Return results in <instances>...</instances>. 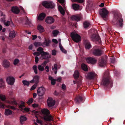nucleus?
Wrapping results in <instances>:
<instances>
[{
	"label": "nucleus",
	"instance_id": "5701e85b",
	"mask_svg": "<svg viewBox=\"0 0 125 125\" xmlns=\"http://www.w3.org/2000/svg\"><path fill=\"white\" fill-rule=\"evenodd\" d=\"M45 16L46 15L45 13H42L38 17V20H42L45 18Z\"/></svg>",
	"mask_w": 125,
	"mask_h": 125
},
{
	"label": "nucleus",
	"instance_id": "b1692460",
	"mask_svg": "<svg viewBox=\"0 0 125 125\" xmlns=\"http://www.w3.org/2000/svg\"><path fill=\"white\" fill-rule=\"evenodd\" d=\"M58 9L60 11V13L62 16H64L65 14V12L63 8L60 5H59L58 6Z\"/></svg>",
	"mask_w": 125,
	"mask_h": 125
},
{
	"label": "nucleus",
	"instance_id": "1a4fd4ad",
	"mask_svg": "<svg viewBox=\"0 0 125 125\" xmlns=\"http://www.w3.org/2000/svg\"><path fill=\"white\" fill-rule=\"evenodd\" d=\"M107 63V59L106 57H103L100 58L98 62V64L101 67L105 66Z\"/></svg>",
	"mask_w": 125,
	"mask_h": 125
},
{
	"label": "nucleus",
	"instance_id": "39448f33",
	"mask_svg": "<svg viewBox=\"0 0 125 125\" xmlns=\"http://www.w3.org/2000/svg\"><path fill=\"white\" fill-rule=\"evenodd\" d=\"M43 49L40 47L37 49V51H41V56L40 59H47L50 58L49 56V53L48 52H45L43 51Z\"/></svg>",
	"mask_w": 125,
	"mask_h": 125
},
{
	"label": "nucleus",
	"instance_id": "423d86ee",
	"mask_svg": "<svg viewBox=\"0 0 125 125\" xmlns=\"http://www.w3.org/2000/svg\"><path fill=\"white\" fill-rule=\"evenodd\" d=\"M91 52L94 55L96 56H100L102 53V50L100 49L97 46H95L93 47L91 50Z\"/></svg>",
	"mask_w": 125,
	"mask_h": 125
},
{
	"label": "nucleus",
	"instance_id": "72a5a7b5",
	"mask_svg": "<svg viewBox=\"0 0 125 125\" xmlns=\"http://www.w3.org/2000/svg\"><path fill=\"white\" fill-rule=\"evenodd\" d=\"M12 113V111L9 109H6L5 110V114L6 115H10Z\"/></svg>",
	"mask_w": 125,
	"mask_h": 125
},
{
	"label": "nucleus",
	"instance_id": "ea45409f",
	"mask_svg": "<svg viewBox=\"0 0 125 125\" xmlns=\"http://www.w3.org/2000/svg\"><path fill=\"white\" fill-rule=\"evenodd\" d=\"M32 69L34 70L35 73L37 74L38 73L37 66L36 65H34L32 67Z\"/></svg>",
	"mask_w": 125,
	"mask_h": 125
},
{
	"label": "nucleus",
	"instance_id": "aec40b11",
	"mask_svg": "<svg viewBox=\"0 0 125 125\" xmlns=\"http://www.w3.org/2000/svg\"><path fill=\"white\" fill-rule=\"evenodd\" d=\"M86 61L88 63L92 64H94L96 62V60L94 58L92 57L87 58L86 59Z\"/></svg>",
	"mask_w": 125,
	"mask_h": 125
},
{
	"label": "nucleus",
	"instance_id": "2eb2a0df",
	"mask_svg": "<svg viewBox=\"0 0 125 125\" xmlns=\"http://www.w3.org/2000/svg\"><path fill=\"white\" fill-rule=\"evenodd\" d=\"M20 19L21 23L23 24H25L28 25H29V21L27 16H26L25 18H21Z\"/></svg>",
	"mask_w": 125,
	"mask_h": 125
},
{
	"label": "nucleus",
	"instance_id": "4d7b16f0",
	"mask_svg": "<svg viewBox=\"0 0 125 125\" xmlns=\"http://www.w3.org/2000/svg\"><path fill=\"white\" fill-rule=\"evenodd\" d=\"M32 107L34 108L38 107V105L37 104H34L32 105Z\"/></svg>",
	"mask_w": 125,
	"mask_h": 125
},
{
	"label": "nucleus",
	"instance_id": "f8f14e48",
	"mask_svg": "<svg viewBox=\"0 0 125 125\" xmlns=\"http://www.w3.org/2000/svg\"><path fill=\"white\" fill-rule=\"evenodd\" d=\"M91 39L93 41H97L99 43L101 42V39L98 35L93 34L91 36Z\"/></svg>",
	"mask_w": 125,
	"mask_h": 125
},
{
	"label": "nucleus",
	"instance_id": "052dcab7",
	"mask_svg": "<svg viewBox=\"0 0 125 125\" xmlns=\"http://www.w3.org/2000/svg\"><path fill=\"white\" fill-rule=\"evenodd\" d=\"M62 89L65 90L66 89V86L64 84H63L62 85Z\"/></svg>",
	"mask_w": 125,
	"mask_h": 125
},
{
	"label": "nucleus",
	"instance_id": "bf43d9fd",
	"mask_svg": "<svg viewBox=\"0 0 125 125\" xmlns=\"http://www.w3.org/2000/svg\"><path fill=\"white\" fill-rule=\"evenodd\" d=\"M38 117L37 118L38 119ZM36 121L37 123H40V124H41L42 123V121L41 120H39L38 119H37L36 120Z\"/></svg>",
	"mask_w": 125,
	"mask_h": 125
},
{
	"label": "nucleus",
	"instance_id": "0e129e2a",
	"mask_svg": "<svg viewBox=\"0 0 125 125\" xmlns=\"http://www.w3.org/2000/svg\"><path fill=\"white\" fill-rule=\"evenodd\" d=\"M52 41L55 43H57L58 42L57 40L55 39H53L52 40Z\"/></svg>",
	"mask_w": 125,
	"mask_h": 125
},
{
	"label": "nucleus",
	"instance_id": "6e6d98bb",
	"mask_svg": "<svg viewBox=\"0 0 125 125\" xmlns=\"http://www.w3.org/2000/svg\"><path fill=\"white\" fill-rule=\"evenodd\" d=\"M35 62L36 63H38V62L39 60V58L37 56H36L35 57Z\"/></svg>",
	"mask_w": 125,
	"mask_h": 125
},
{
	"label": "nucleus",
	"instance_id": "f03ea898",
	"mask_svg": "<svg viewBox=\"0 0 125 125\" xmlns=\"http://www.w3.org/2000/svg\"><path fill=\"white\" fill-rule=\"evenodd\" d=\"M102 83L104 87L109 88L113 85V81L111 79L108 71L105 72L103 78Z\"/></svg>",
	"mask_w": 125,
	"mask_h": 125
},
{
	"label": "nucleus",
	"instance_id": "20e7f679",
	"mask_svg": "<svg viewBox=\"0 0 125 125\" xmlns=\"http://www.w3.org/2000/svg\"><path fill=\"white\" fill-rule=\"evenodd\" d=\"M12 104L15 105V107H18L19 108L21 109L22 111H24L26 112H29L30 108L27 107H25V103L22 101H21L20 103L21 104L18 103L15 100H14L12 101Z\"/></svg>",
	"mask_w": 125,
	"mask_h": 125
},
{
	"label": "nucleus",
	"instance_id": "0eeeda50",
	"mask_svg": "<svg viewBox=\"0 0 125 125\" xmlns=\"http://www.w3.org/2000/svg\"><path fill=\"white\" fill-rule=\"evenodd\" d=\"M71 36L73 40L76 42H78L81 40V37L77 34L72 32L71 33Z\"/></svg>",
	"mask_w": 125,
	"mask_h": 125
},
{
	"label": "nucleus",
	"instance_id": "a19ab883",
	"mask_svg": "<svg viewBox=\"0 0 125 125\" xmlns=\"http://www.w3.org/2000/svg\"><path fill=\"white\" fill-rule=\"evenodd\" d=\"M38 68L39 70L41 71H43L44 70V68L41 65H38Z\"/></svg>",
	"mask_w": 125,
	"mask_h": 125
},
{
	"label": "nucleus",
	"instance_id": "4be33fe9",
	"mask_svg": "<svg viewBox=\"0 0 125 125\" xmlns=\"http://www.w3.org/2000/svg\"><path fill=\"white\" fill-rule=\"evenodd\" d=\"M3 65L5 67L8 68L10 66V62L7 60H4L3 62Z\"/></svg>",
	"mask_w": 125,
	"mask_h": 125
},
{
	"label": "nucleus",
	"instance_id": "dca6fc26",
	"mask_svg": "<svg viewBox=\"0 0 125 125\" xmlns=\"http://www.w3.org/2000/svg\"><path fill=\"white\" fill-rule=\"evenodd\" d=\"M6 81L10 85H12L15 81V79L13 77L9 76L6 79Z\"/></svg>",
	"mask_w": 125,
	"mask_h": 125
},
{
	"label": "nucleus",
	"instance_id": "6e6552de",
	"mask_svg": "<svg viewBox=\"0 0 125 125\" xmlns=\"http://www.w3.org/2000/svg\"><path fill=\"white\" fill-rule=\"evenodd\" d=\"M43 6L45 8H52L55 6L54 4L52 1L47 2L45 1L42 3Z\"/></svg>",
	"mask_w": 125,
	"mask_h": 125
},
{
	"label": "nucleus",
	"instance_id": "37998d69",
	"mask_svg": "<svg viewBox=\"0 0 125 125\" xmlns=\"http://www.w3.org/2000/svg\"><path fill=\"white\" fill-rule=\"evenodd\" d=\"M10 22L9 21H6L5 20H4V24L6 26H8L10 25Z\"/></svg>",
	"mask_w": 125,
	"mask_h": 125
},
{
	"label": "nucleus",
	"instance_id": "c756f323",
	"mask_svg": "<svg viewBox=\"0 0 125 125\" xmlns=\"http://www.w3.org/2000/svg\"><path fill=\"white\" fill-rule=\"evenodd\" d=\"M26 118L25 116H21L20 118V121L21 124H23L24 121H26Z\"/></svg>",
	"mask_w": 125,
	"mask_h": 125
},
{
	"label": "nucleus",
	"instance_id": "9d476101",
	"mask_svg": "<svg viewBox=\"0 0 125 125\" xmlns=\"http://www.w3.org/2000/svg\"><path fill=\"white\" fill-rule=\"evenodd\" d=\"M97 75L95 72H91L88 73L86 78L90 80H93L97 78Z\"/></svg>",
	"mask_w": 125,
	"mask_h": 125
},
{
	"label": "nucleus",
	"instance_id": "a878e982",
	"mask_svg": "<svg viewBox=\"0 0 125 125\" xmlns=\"http://www.w3.org/2000/svg\"><path fill=\"white\" fill-rule=\"evenodd\" d=\"M39 79V76L37 75L35 76L34 77L33 79L32 80V83L34 82L35 83H38Z\"/></svg>",
	"mask_w": 125,
	"mask_h": 125
},
{
	"label": "nucleus",
	"instance_id": "680f3d73",
	"mask_svg": "<svg viewBox=\"0 0 125 125\" xmlns=\"http://www.w3.org/2000/svg\"><path fill=\"white\" fill-rule=\"evenodd\" d=\"M32 36L33 37L32 39L33 40H34L37 37V36L36 35H32Z\"/></svg>",
	"mask_w": 125,
	"mask_h": 125
},
{
	"label": "nucleus",
	"instance_id": "de8ad7c7",
	"mask_svg": "<svg viewBox=\"0 0 125 125\" xmlns=\"http://www.w3.org/2000/svg\"><path fill=\"white\" fill-rule=\"evenodd\" d=\"M38 52H34L33 53V54L34 56H39L40 54H41V51H38Z\"/></svg>",
	"mask_w": 125,
	"mask_h": 125
},
{
	"label": "nucleus",
	"instance_id": "338daca9",
	"mask_svg": "<svg viewBox=\"0 0 125 125\" xmlns=\"http://www.w3.org/2000/svg\"><path fill=\"white\" fill-rule=\"evenodd\" d=\"M5 105L4 104H2L0 105V107L2 108H4Z\"/></svg>",
	"mask_w": 125,
	"mask_h": 125
},
{
	"label": "nucleus",
	"instance_id": "e2e57ef3",
	"mask_svg": "<svg viewBox=\"0 0 125 125\" xmlns=\"http://www.w3.org/2000/svg\"><path fill=\"white\" fill-rule=\"evenodd\" d=\"M55 70H57V65L56 64H54V65Z\"/></svg>",
	"mask_w": 125,
	"mask_h": 125
},
{
	"label": "nucleus",
	"instance_id": "bb28decb",
	"mask_svg": "<svg viewBox=\"0 0 125 125\" xmlns=\"http://www.w3.org/2000/svg\"><path fill=\"white\" fill-rule=\"evenodd\" d=\"M72 19L73 20L78 21L80 20V18L78 15H73L71 17Z\"/></svg>",
	"mask_w": 125,
	"mask_h": 125
},
{
	"label": "nucleus",
	"instance_id": "f3484780",
	"mask_svg": "<svg viewBox=\"0 0 125 125\" xmlns=\"http://www.w3.org/2000/svg\"><path fill=\"white\" fill-rule=\"evenodd\" d=\"M54 21V19L52 17L50 16L48 17L45 20L46 22L49 24H52L53 23Z\"/></svg>",
	"mask_w": 125,
	"mask_h": 125
},
{
	"label": "nucleus",
	"instance_id": "f257e3e1",
	"mask_svg": "<svg viewBox=\"0 0 125 125\" xmlns=\"http://www.w3.org/2000/svg\"><path fill=\"white\" fill-rule=\"evenodd\" d=\"M32 115H35L36 118H37L39 115L40 116L43 117L45 121L50 122L54 121L53 117L50 114V111L47 108L41 109L40 111L34 110L32 111Z\"/></svg>",
	"mask_w": 125,
	"mask_h": 125
},
{
	"label": "nucleus",
	"instance_id": "09e8293b",
	"mask_svg": "<svg viewBox=\"0 0 125 125\" xmlns=\"http://www.w3.org/2000/svg\"><path fill=\"white\" fill-rule=\"evenodd\" d=\"M73 2H77L79 3H82L83 2L84 0H71Z\"/></svg>",
	"mask_w": 125,
	"mask_h": 125
},
{
	"label": "nucleus",
	"instance_id": "f704fd0d",
	"mask_svg": "<svg viewBox=\"0 0 125 125\" xmlns=\"http://www.w3.org/2000/svg\"><path fill=\"white\" fill-rule=\"evenodd\" d=\"M22 83L24 85H27V86H28L30 84V83H31V80L29 82L26 80H24L22 81Z\"/></svg>",
	"mask_w": 125,
	"mask_h": 125
},
{
	"label": "nucleus",
	"instance_id": "603ef678",
	"mask_svg": "<svg viewBox=\"0 0 125 125\" xmlns=\"http://www.w3.org/2000/svg\"><path fill=\"white\" fill-rule=\"evenodd\" d=\"M56 50L54 49L52 51V54L53 55H55L56 54Z\"/></svg>",
	"mask_w": 125,
	"mask_h": 125
},
{
	"label": "nucleus",
	"instance_id": "e433bc0d",
	"mask_svg": "<svg viewBox=\"0 0 125 125\" xmlns=\"http://www.w3.org/2000/svg\"><path fill=\"white\" fill-rule=\"evenodd\" d=\"M50 42V41L49 40H47L45 39V41L44 42L43 45H45L46 46H49V43Z\"/></svg>",
	"mask_w": 125,
	"mask_h": 125
},
{
	"label": "nucleus",
	"instance_id": "4c0bfd02",
	"mask_svg": "<svg viewBox=\"0 0 125 125\" xmlns=\"http://www.w3.org/2000/svg\"><path fill=\"white\" fill-rule=\"evenodd\" d=\"M4 83L3 79L1 78L0 79V87H4Z\"/></svg>",
	"mask_w": 125,
	"mask_h": 125
},
{
	"label": "nucleus",
	"instance_id": "49530a36",
	"mask_svg": "<svg viewBox=\"0 0 125 125\" xmlns=\"http://www.w3.org/2000/svg\"><path fill=\"white\" fill-rule=\"evenodd\" d=\"M0 98L3 101H4L6 99L5 96L2 94H0Z\"/></svg>",
	"mask_w": 125,
	"mask_h": 125
},
{
	"label": "nucleus",
	"instance_id": "5fc2aeb1",
	"mask_svg": "<svg viewBox=\"0 0 125 125\" xmlns=\"http://www.w3.org/2000/svg\"><path fill=\"white\" fill-rule=\"evenodd\" d=\"M56 80L53 79L51 81V83L52 85H54L56 83Z\"/></svg>",
	"mask_w": 125,
	"mask_h": 125
},
{
	"label": "nucleus",
	"instance_id": "ddd939ff",
	"mask_svg": "<svg viewBox=\"0 0 125 125\" xmlns=\"http://www.w3.org/2000/svg\"><path fill=\"white\" fill-rule=\"evenodd\" d=\"M47 103L48 106L49 107H51L54 105L55 101L52 98L49 97L47 100Z\"/></svg>",
	"mask_w": 125,
	"mask_h": 125
},
{
	"label": "nucleus",
	"instance_id": "79ce46f5",
	"mask_svg": "<svg viewBox=\"0 0 125 125\" xmlns=\"http://www.w3.org/2000/svg\"><path fill=\"white\" fill-rule=\"evenodd\" d=\"M59 31L56 30L53 31L52 32L54 36H57L58 34L59 33Z\"/></svg>",
	"mask_w": 125,
	"mask_h": 125
},
{
	"label": "nucleus",
	"instance_id": "4468645a",
	"mask_svg": "<svg viewBox=\"0 0 125 125\" xmlns=\"http://www.w3.org/2000/svg\"><path fill=\"white\" fill-rule=\"evenodd\" d=\"M45 89L44 87H41L38 88L37 90V94L39 96H43L45 93Z\"/></svg>",
	"mask_w": 125,
	"mask_h": 125
},
{
	"label": "nucleus",
	"instance_id": "393cba45",
	"mask_svg": "<svg viewBox=\"0 0 125 125\" xmlns=\"http://www.w3.org/2000/svg\"><path fill=\"white\" fill-rule=\"evenodd\" d=\"M37 29L40 33L43 32L45 31L43 27L40 24H39L37 26Z\"/></svg>",
	"mask_w": 125,
	"mask_h": 125
},
{
	"label": "nucleus",
	"instance_id": "7c9ffc66",
	"mask_svg": "<svg viewBox=\"0 0 125 125\" xmlns=\"http://www.w3.org/2000/svg\"><path fill=\"white\" fill-rule=\"evenodd\" d=\"M72 7L74 10H79V6L76 4H73L72 5Z\"/></svg>",
	"mask_w": 125,
	"mask_h": 125
},
{
	"label": "nucleus",
	"instance_id": "58836bf2",
	"mask_svg": "<svg viewBox=\"0 0 125 125\" xmlns=\"http://www.w3.org/2000/svg\"><path fill=\"white\" fill-rule=\"evenodd\" d=\"M90 25V23L88 21H85L83 23L84 27L85 28H86Z\"/></svg>",
	"mask_w": 125,
	"mask_h": 125
},
{
	"label": "nucleus",
	"instance_id": "13d9d810",
	"mask_svg": "<svg viewBox=\"0 0 125 125\" xmlns=\"http://www.w3.org/2000/svg\"><path fill=\"white\" fill-rule=\"evenodd\" d=\"M28 104H30L31 103V98L29 99V100L27 102Z\"/></svg>",
	"mask_w": 125,
	"mask_h": 125
},
{
	"label": "nucleus",
	"instance_id": "864d4df0",
	"mask_svg": "<svg viewBox=\"0 0 125 125\" xmlns=\"http://www.w3.org/2000/svg\"><path fill=\"white\" fill-rule=\"evenodd\" d=\"M8 108H9L13 110H15L16 109V108L15 107L10 105L8 106Z\"/></svg>",
	"mask_w": 125,
	"mask_h": 125
},
{
	"label": "nucleus",
	"instance_id": "7ed1b4c3",
	"mask_svg": "<svg viewBox=\"0 0 125 125\" xmlns=\"http://www.w3.org/2000/svg\"><path fill=\"white\" fill-rule=\"evenodd\" d=\"M123 21L122 15L116 12L114 13V18L112 21V24L116 26H119L122 27L123 25Z\"/></svg>",
	"mask_w": 125,
	"mask_h": 125
},
{
	"label": "nucleus",
	"instance_id": "a18cd8bd",
	"mask_svg": "<svg viewBox=\"0 0 125 125\" xmlns=\"http://www.w3.org/2000/svg\"><path fill=\"white\" fill-rule=\"evenodd\" d=\"M48 61H45L41 65L42 67H44L46 65L47 63L48 62Z\"/></svg>",
	"mask_w": 125,
	"mask_h": 125
},
{
	"label": "nucleus",
	"instance_id": "3c124183",
	"mask_svg": "<svg viewBox=\"0 0 125 125\" xmlns=\"http://www.w3.org/2000/svg\"><path fill=\"white\" fill-rule=\"evenodd\" d=\"M34 45L35 47H38L40 45V43L39 42H35L34 43Z\"/></svg>",
	"mask_w": 125,
	"mask_h": 125
},
{
	"label": "nucleus",
	"instance_id": "c03bdc74",
	"mask_svg": "<svg viewBox=\"0 0 125 125\" xmlns=\"http://www.w3.org/2000/svg\"><path fill=\"white\" fill-rule=\"evenodd\" d=\"M19 62V60L17 59H15L14 62L13 64L14 65H16Z\"/></svg>",
	"mask_w": 125,
	"mask_h": 125
},
{
	"label": "nucleus",
	"instance_id": "69168bd1",
	"mask_svg": "<svg viewBox=\"0 0 125 125\" xmlns=\"http://www.w3.org/2000/svg\"><path fill=\"white\" fill-rule=\"evenodd\" d=\"M53 94L55 95H58L59 94V93L55 91L54 92Z\"/></svg>",
	"mask_w": 125,
	"mask_h": 125
},
{
	"label": "nucleus",
	"instance_id": "2f4dec72",
	"mask_svg": "<svg viewBox=\"0 0 125 125\" xmlns=\"http://www.w3.org/2000/svg\"><path fill=\"white\" fill-rule=\"evenodd\" d=\"M82 69L85 71H87L88 70V68L86 65L84 63L82 64L81 66Z\"/></svg>",
	"mask_w": 125,
	"mask_h": 125
},
{
	"label": "nucleus",
	"instance_id": "9b49d317",
	"mask_svg": "<svg viewBox=\"0 0 125 125\" xmlns=\"http://www.w3.org/2000/svg\"><path fill=\"white\" fill-rule=\"evenodd\" d=\"M108 13V11L104 8L101 9L99 11L100 15L103 18H106Z\"/></svg>",
	"mask_w": 125,
	"mask_h": 125
},
{
	"label": "nucleus",
	"instance_id": "6ab92c4d",
	"mask_svg": "<svg viewBox=\"0 0 125 125\" xmlns=\"http://www.w3.org/2000/svg\"><path fill=\"white\" fill-rule=\"evenodd\" d=\"M84 44L85 46V48L86 49H89L92 47L90 42L87 40H84Z\"/></svg>",
	"mask_w": 125,
	"mask_h": 125
},
{
	"label": "nucleus",
	"instance_id": "a211bd4d",
	"mask_svg": "<svg viewBox=\"0 0 125 125\" xmlns=\"http://www.w3.org/2000/svg\"><path fill=\"white\" fill-rule=\"evenodd\" d=\"M11 11L13 13L16 14H18L20 12L19 9L16 6L12 7L11 9Z\"/></svg>",
	"mask_w": 125,
	"mask_h": 125
},
{
	"label": "nucleus",
	"instance_id": "473e14b6",
	"mask_svg": "<svg viewBox=\"0 0 125 125\" xmlns=\"http://www.w3.org/2000/svg\"><path fill=\"white\" fill-rule=\"evenodd\" d=\"M57 0L63 6L64 8L65 9V5L64 4L65 0Z\"/></svg>",
	"mask_w": 125,
	"mask_h": 125
},
{
	"label": "nucleus",
	"instance_id": "c85d7f7f",
	"mask_svg": "<svg viewBox=\"0 0 125 125\" xmlns=\"http://www.w3.org/2000/svg\"><path fill=\"white\" fill-rule=\"evenodd\" d=\"M73 76L75 79H78L79 77V73L78 71L77 70L75 71L73 74Z\"/></svg>",
	"mask_w": 125,
	"mask_h": 125
},
{
	"label": "nucleus",
	"instance_id": "cd10ccee",
	"mask_svg": "<svg viewBox=\"0 0 125 125\" xmlns=\"http://www.w3.org/2000/svg\"><path fill=\"white\" fill-rule=\"evenodd\" d=\"M16 34L15 31H13L10 32L9 34V36L11 38H13L15 37Z\"/></svg>",
	"mask_w": 125,
	"mask_h": 125
},
{
	"label": "nucleus",
	"instance_id": "8fccbe9b",
	"mask_svg": "<svg viewBox=\"0 0 125 125\" xmlns=\"http://www.w3.org/2000/svg\"><path fill=\"white\" fill-rule=\"evenodd\" d=\"M37 83H35L32 86V90H34L35 89L37 85Z\"/></svg>",
	"mask_w": 125,
	"mask_h": 125
},
{
	"label": "nucleus",
	"instance_id": "774afa93",
	"mask_svg": "<svg viewBox=\"0 0 125 125\" xmlns=\"http://www.w3.org/2000/svg\"><path fill=\"white\" fill-rule=\"evenodd\" d=\"M61 77H59L56 80V81L58 82H60L61 81Z\"/></svg>",
	"mask_w": 125,
	"mask_h": 125
},
{
	"label": "nucleus",
	"instance_id": "412c9836",
	"mask_svg": "<svg viewBox=\"0 0 125 125\" xmlns=\"http://www.w3.org/2000/svg\"><path fill=\"white\" fill-rule=\"evenodd\" d=\"M83 100V96L80 95L77 96L75 100L77 104H79L80 102H82Z\"/></svg>",
	"mask_w": 125,
	"mask_h": 125
},
{
	"label": "nucleus",
	"instance_id": "c9c22d12",
	"mask_svg": "<svg viewBox=\"0 0 125 125\" xmlns=\"http://www.w3.org/2000/svg\"><path fill=\"white\" fill-rule=\"evenodd\" d=\"M59 47L60 48L61 50V51L63 52L64 53H67V51L66 50L64 49L61 44V43L59 42Z\"/></svg>",
	"mask_w": 125,
	"mask_h": 125
}]
</instances>
